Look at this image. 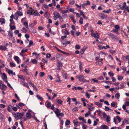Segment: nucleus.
Masks as SVG:
<instances>
[{"mask_svg":"<svg viewBox=\"0 0 129 129\" xmlns=\"http://www.w3.org/2000/svg\"><path fill=\"white\" fill-rule=\"evenodd\" d=\"M13 115L14 116L15 119L17 120L21 118L23 115V114L19 112H13Z\"/></svg>","mask_w":129,"mask_h":129,"instance_id":"f257e3e1","label":"nucleus"},{"mask_svg":"<svg viewBox=\"0 0 129 129\" xmlns=\"http://www.w3.org/2000/svg\"><path fill=\"white\" fill-rule=\"evenodd\" d=\"M18 77L19 78L21 79L22 80V81H21L20 80V83L22 85H23L24 86H25L27 84V83H24V81H25V79H24L23 76L22 75H21L20 76H18Z\"/></svg>","mask_w":129,"mask_h":129,"instance_id":"f03ea898","label":"nucleus"},{"mask_svg":"<svg viewBox=\"0 0 129 129\" xmlns=\"http://www.w3.org/2000/svg\"><path fill=\"white\" fill-rule=\"evenodd\" d=\"M76 78L78 79L79 81L80 82H81L84 78V77L82 75L76 76Z\"/></svg>","mask_w":129,"mask_h":129,"instance_id":"7ed1b4c3","label":"nucleus"},{"mask_svg":"<svg viewBox=\"0 0 129 129\" xmlns=\"http://www.w3.org/2000/svg\"><path fill=\"white\" fill-rule=\"evenodd\" d=\"M8 38L10 40L12 39L13 36V33L11 31H9L8 33Z\"/></svg>","mask_w":129,"mask_h":129,"instance_id":"20e7f679","label":"nucleus"},{"mask_svg":"<svg viewBox=\"0 0 129 129\" xmlns=\"http://www.w3.org/2000/svg\"><path fill=\"white\" fill-rule=\"evenodd\" d=\"M26 13L27 14H29L31 15H33L35 13V11L33 10H29Z\"/></svg>","mask_w":129,"mask_h":129,"instance_id":"39448f33","label":"nucleus"},{"mask_svg":"<svg viewBox=\"0 0 129 129\" xmlns=\"http://www.w3.org/2000/svg\"><path fill=\"white\" fill-rule=\"evenodd\" d=\"M61 42L62 45H65V46L66 45L69 44L70 43V41H67V40H64V41H62Z\"/></svg>","mask_w":129,"mask_h":129,"instance_id":"423d86ee","label":"nucleus"},{"mask_svg":"<svg viewBox=\"0 0 129 129\" xmlns=\"http://www.w3.org/2000/svg\"><path fill=\"white\" fill-rule=\"evenodd\" d=\"M99 16L102 19H103L104 18H106L107 17L106 15L102 13H99Z\"/></svg>","mask_w":129,"mask_h":129,"instance_id":"0eeeda50","label":"nucleus"},{"mask_svg":"<svg viewBox=\"0 0 129 129\" xmlns=\"http://www.w3.org/2000/svg\"><path fill=\"white\" fill-rule=\"evenodd\" d=\"M87 2L86 3H84L81 5V7H82L83 9H84L85 7L87 5H90V2L89 1H87Z\"/></svg>","mask_w":129,"mask_h":129,"instance_id":"6e6552de","label":"nucleus"},{"mask_svg":"<svg viewBox=\"0 0 129 129\" xmlns=\"http://www.w3.org/2000/svg\"><path fill=\"white\" fill-rule=\"evenodd\" d=\"M91 35L95 38L99 39V36L97 33L94 34V33H91Z\"/></svg>","mask_w":129,"mask_h":129,"instance_id":"1a4fd4ad","label":"nucleus"},{"mask_svg":"<svg viewBox=\"0 0 129 129\" xmlns=\"http://www.w3.org/2000/svg\"><path fill=\"white\" fill-rule=\"evenodd\" d=\"M56 110L54 112L57 116L59 117V114L60 113V111L57 108L56 109Z\"/></svg>","mask_w":129,"mask_h":129,"instance_id":"9d476101","label":"nucleus"},{"mask_svg":"<svg viewBox=\"0 0 129 129\" xmlns=\"http://www.w3.org/2000/svg\"><path fill=\"white\" fill-rule=\"evenodd\" d=\"M46 105V106L47 108H49L51 106V103L50 102H49L48 101H47L45 103V105Z\"/></svg>","mask_w":129,"mask_h":129,"instance_id":"9b49d317","label":"nucleus"},{"mask_svg":"<svg viewBox=\"0 0 129 129\" xmlns=\"http://www.w3.org/2000/svg\"><path fill=\"white\" fill-rule=\"evenodd\" d=\"M100 128L102 129H108V127L105 124H102L101 125L100 127Z\"/></svg>","mask_w":129,"mask_h":129,"instance_id":"f8f14e48","label":"nucleus"},{"mask_svg":"<svg viewBox=\"0 0 129 129\" xmlns=\"http://www.w3.org/2000/svg\"><path fill=\"white\" fill-rule=\"evenodd\" d=\"M14 60L17 62V63L18 64L19 63V58L17 56H15L14 57Z\"/></svg>","mask_w":129,"mask_h":129,"instance_id":"ddd939ff","label":"nucleus"},{"mask_svg":"<svg viewBox=\"0 0 129 129\" xmlns=\"http://www.w3.org/2000/svg\"><path fill=\"white\" fill-rule=\"evenodd\" d=\"M95 63L97 65L101 66L103 64V62L101 61H98L96 62Z\"/></svg>","mask_w":129,"mask_h":129,"instance_id":"4468645a","label":"nucleus"},{"mask_svg":"<svg viewBox=\"0 0 129 129\" xmlns=\"http://www.w3.org/2000/svg\"><path fill=\"white\" fill-rule=\"evenodd\" d=\"M26 117L28 119H30L31 118V114L30 113H27L26 114Z\"/></svg>","mask_w":129,"mask_h":129,"instance_id":"2eb2a0df","label":"nucleus"},{"mask_svg":"<svg viewBox=\"0 0 129 129\" xmlns=\"http://www.w3.org/2000/svg\"><path fill=\"white\" fill-rule=\"evenodd\" d=\"M7 86L4 84L2 85V87L1 88V89L5 90L6 89Z\"/></svg>","mask_w":129,"mask_h":129,"instance_id":"dca6fc26","label":"nucleus"},{"mask_svg":"<svg viewBox=\"0 0 129 129\" xmlns=\"http://www.w3.org/2000/svg\"><path fill=\"white\" fill-rule=\"evenodd\" d=\"M10 28L11 30H13L15 29L16 27L15 26L12 25H11V24H10Z\"/></svg>","mask_w":129,"mask_h":129,"instance_id":"f3484780","label":"nucleus"},{"mask_svg":"<svg viewBox=\"0 0 129 129\" xmlns=\"http://www.w3.org/2000/svg\"><path fill=\"white\" fill-rule=\"evenodd\" d=\"M5 19L3 18H0V22H1V24H2L4 23H5Z\"/></svg>","mask_w":129,"mask_h":129,"instance_id":"a211bd4d","label":"nucleus"},{"mask_svg":"<svg viewBox=\"0 0 129 129\" xmlns=\"http://www.w3.org/2000/svg\"><path fill=\"white\" fill-rule=\"evenodd\" d=\"M108 35L110 36H111V37L113 38H115V36L113 34H112V33L108 32Z\"/></svg>","mask_w":129,"mask_h":129,"instance_id":"6ab92c4d","label":"nucleus"},{"mask_svg":"<svg viewBox=\"0 0 129 129\" xmlns=\"http://www.w3.org/2000/svg\"><path fill=\"white\" fill-rule=\"evenodd\" d=\"M31 62L34 64H36L37 63V61L36 59H31Z\"/></svg>","mask_w":129,"mask_h":129,"instance_id":"aec40b11","label":"nucleus"},{"mask_svg":"<svg viewBox=\"0 0 129 129\" xmlns=\"http://www.w3.org/2000/svg\"><path fill=\"white\" fill-rule=\"evenodd\" d=\"M6 47L4 46H0V49L6 50L7 49Z\"/></svg>","mask_w":129,"mask_h":129,"instance_id":"412c9836","label":"nucleus"},{"mask_svg":"<svg viewBox=\"0 0 129 129\" xmlns=\"http://www.w3.org/2000/svg\"><path fill=\"white\" fill-rule=\"evenodd\" d=\"M36 97L39 100L41 101H43V98L41 97L38 95H36Z\"/></svg>","mask_w":129,"mask_h":129,"instance_id":"4be33fe9","label":"nucleus"},{"mask_svg":"<svg viewBox=\"0 0 129 129\" xmlns=\"http://www.w3.org/2000/svg\"><path fill=\"white\" fill-rule=\"evenodd\" d=\"M21 31H22L24 33H26L27 32V29L24 27L22 28L21 29Z\"/></svg>","mask_w":129,"mask_h":129,"instance_id":"5701e85b","label":"nucleus"},{"mask_svg":"<svg viewBox=\"0 0 129 129\" xmlns=\"http://www.w3.org/2000/svg\"><path fill=\"white\" fill-rule=\"evenodd\" d=\"M9 106L11 108H12L13 110L14 111H17V107H13V106L11 105H10Z\"/></svg>","mask_w":129,"mask_h":129,"instance_id":"b1692460","label":"nucleus"},{"mask_svg":"<svg viewBox=\"0 0 129 129\" xmlns=\"http://www.w3.org/2000/svg\"><path fill=\"white\" fill-rule=\"evenodd\" d=\"M16 14L19 16H22L23 15V13L22 12L19 11H18L16 13Z\"/></svg>","mask_w":129,"mask_h":129,"instance_id":"393cba45","label":"nucleus"},{"mask_svg":"<svg viewBox=\"0 0 129 129\" xmlns=\"http://www.w3.org/2000/svg\"><path fill=\"white\" fill-rule=\"evenodd\" d=\"M126 6V3L125 2L123 3L122 7L121 8V9L122 10L124 9V8H125Z\"/></svg>","mask_w":129,"mask_h":129,"instance_id":"a878e982","label":"nucleus"},{"mask_svg":"<svg viewBox=\"0 0 129 129\" xmlns=\"http://www.w3.org/2000/svg\"><path fill=\"white\" fill-rule=\"evenodd\" d=\"M70 123V121L69 120H66L65 122V125H68Z\"/></svg>","mask_w":129,"mask_h":129,"instance_id":"bb28decb","label":"nucleus"},{"mask_svg":"<svg viewBox=\"0 0 129 129\" xmlns=\"http://www.w3.org/2000/svg\"><path fill=\"white\" fill-rule=\"evenodd\" d=\"M91 114V112L90 111H88L87 113L85 114V117H87Z\"/></svg>","mask_w":129,"mask_h":129,"instance_id":"cd10ccee","label":"nucleus"},{"mask_svg":"<svg viewBox=\"0 0 129 129\" xmlns=\"http://www.w3.org/2000/svg\"><path fill=\"white\" fill-rule=\"evenodd\" d=\"M88 106V109L89 110H90V111H91L92 110H93V109H94V107H92L91 108V106H90L88 104H87Z\"/></svg>","mask_w":129,"mask_h":129,"instance_id":"c85d7f7f","label":"nucleus"},{"mask_svg":"<svg viewBox=\"0 0 129 129\" xmlns=\"http://www.w3.org/2000/svg\"><path fill=\"white\" fill-rule=\"evenodd\" d=\"M4 116L1 113H0V120L2 121L3 120Z\"/></svg>","mask_w":129,"mask_h":129,"instance_id":"c756f323","label":"nucleus"},{"mask_svg":"<svg viewBox=\"0 0 129 129\" xmlns=\"http://www.w3.org/2000/svg\"><path fill=\"white\" fill-rule=\"evenodd\" d=\"M82 128L83 129H86L87 128V126L86 125L84 124L83 123L82 124Z\"/></svg>","mask_w":129,"mask_h":129,"instance_id":"7c9ffc66","label":"nucleus"},{"mask_svg":"<svg viewBox=\"0 0 129 129\" xmlns=\"http://www.w3.org/2000/svg\"><path fill=\"white\" fill-rule=\"evenodd\" d=\"M73 123L75 125H77L78 123V122L77 119H75L73 120Z\"/></svg>","mask_w":129,"mask_h":129,"instance_id":"2f4dec72","label":"nucleus"},{"mask_svg":"<svg viewBox=\"0 0 129 129\" xmlns=\"http://www.w3.org/2000/svg\"><path fill=\"white\" fill-rule=\"evenodd\" d=\"M61 12L63 14H65V13H69V11L68 10L64 11L63 10H61Z\"/></svg>","mask_w":129,"mask_h":129,"instance_id":"473e14b6","label":"nucleus"},{"mask_svg":"<svg viewBox=\"0 0 129 129\" xmlns=\"http://www.w3.org/2000/svg\"><path fill=\"white\" fill-rule=\"evenodd\" d=\"M10 66L12 67H14L15 66V64L13 62H10Z\"/></svg>","mask_w":129,"mask_h":129,"instance_id":"72a5a7b5","label":"nucleus"},{"mask_svg":"<svg viewBox=\"0 0 129 129\" xmlns=\"http://www.w3.org/2000/svg\"><path fill=\"white\" fill-rule=\"evenodd\" d=\"M106 120L107 122H109L110 120V117L108 116H107Z\"/></svg>","mask_w":129,"mask_h":129,"instance_id":"f704fd0d","label":"nucleus"},{"mask_svg":"<svg viewBox=\"0 0 129 129\" xmlns=\"http://www.w3.org/2000/svg\"><path fill=\"white\" fill-rule=\"evenodd\" d=\"M110 48L109 46L108 45H107L106 46H103L101 48L104 49H105L107 48Z\"/></svg>","mask_w":129,"mask_h":129,"instance_id":"c9c22d12","label":"nucleus"},{"mask_svg":"<svg viewBox=\"0 0 129 129\" xmlns=\"http://www.w3.org/2000/svg\"><path fill=\"white\" fill-rule=\"evenodd\" d=\"M95 104L96 105L98 106V107H101L102 105L101 104L99 103V102H96L95 103Z\"/></svg>","mask_w":129,"mask_h":129,"instance_id":"e433bc0d","label":"nucleus"},{"mask_svg":"<svg viewBox=\"0 0 129 129\" xmlns=\"http://www.w3.org/2000/svg\"><path fill=\"white\" fill-rule=\"evenodd\" d=\"M120 95L119 93H116L115 95V97L118 99H119Z\"/></svg>","mask_w":129,"mask_h":129,"instance_id":"4c0bfd02","label":"nucleus"},{"mask_svg":"<svg viewBox=\"0 0 129 129\" xmlns=\"http://www.w3.org/2000/svg\"><path fill=\"white\" fill-rule=\"evenodd\" d=\"M124 120L125 121L126 123L129 124V118H125L124 119Z\"/></svg>","mask_w":129,"mask_h":129,"instance_id":"58836bf2","label":"nucleus"},{"mask_svg":"<svg viewBox=\"0 0 129 129\" xmlns=\"http://www.w3.org/2000/svg\"><path fill=\"white\" fill-rule=\"evenodd\" d=\"M23 24L26 28H28V23L27 22H24Z\"/></svg>","mask_w":129,"mask_h":129,"instance_id":"ea45409f","label":"nucleus"},{"mask_svg":"<svg viewBox=\"0 0 129 129\" xmlns=\"http://www.w3.org/2000/svg\"><path fill=\"white\" fill-rule=\"evenodd\" d=\"M62 17L63 18L65 19L67 17V14H64L62 13Z\"/></svg>","mask_w":129,"mask_h":129,"instance_id":"a19ab883","label":"nucleus"},{"mask_svg":"<svg viewBox=\"0 0 129 129\" xmlns=\"http://www.w3.org/2000/svg\"><path fill=\"white\" fill-rule=\"evenodd\" d=\"M111 106L112 107H115V108L116 107H115V104L114 102H113L111 103Z\"/></svg>","mask_w":129,"mask_h":129,"instance_id":"79ce46f5","label":"nucleus"},{"mask_svg":"<svg viewBox=\"0 0 129 129\" xmlns=\"http://www.w3.org/2000/svg\"><path fill=\"white\" fill-rule=\"evenodd\" d=\"M40 16V15L39 13L38 12H37L36 13L35 12V13L34 14L33 16Z\"/></svg>","mask_w":129,"mask_h":129,"instance_id":"37998d69","label":"nucleus"},{"mask_svg":"<svg viewBox=\"0 0 129 129\" xmlns=\"http://www.w3.org/2000/svg\"><path fill=\"white\" fill-rule=\"evenodd\" d=\"M105 109L106 111H109L110 110V108L109 107H107L106 106H105Z\"/></svg>","mask_w":129,"mask_h":129,"instance_id":"c03bdc74","label":"nucleus"},{"mask_svg":"<svg viewBox=\"0 0 129 129\" xmlns=\"http://www.w3.org/2000/svg\"><path fill=\"white\" fill-rule=\"evenodd\" d=\"M116 118L118 119L119 122H120L121 121V118L118 116H116Z\"/></svg>","mask_w":129,"mask_h":129,"instance_id":"a18cd8bd","label":"nucleus"},{"mask_svg":"<svg viewBox=\"0 0 129 129\" xmlns=\"http://www.w3.org/2000/svg\"><path fill=\"white\" fill-rule=\"evenodd\" d=\"M86 49L83 48L81 50L80 53L81 54H83L84 51H85Z\"/></svg>","mask_w":129,"mask_h":129,"instance_id":"49530a36","label":"nucleus"},{"mask_svg":"<svg viewBox=\"0 0 129 129\" xmlns=\"http://www.w3.org/2000/svg\"><path fill=\"white\" fill-rule=\"evenodd\" d=\"M45 73L44 72H41L39 73L40 76L41 77H42L44 75Z\"/></svg>","mask_w":129,"mask_h":129,"instance_id":"de8ad7c7","label":"nucleus"},{"mask_svg":"<svg viewBox=\"0 0 129 129\" xmlns=\"http://www.w3.org/2000/svg\"><path fill=\"white\" fill-rule=\"evenodd\" d=\"M83 18H80V20L79 21V23L80 24H83Z\"/></svg>","mask_w":129,"mask_h":129,"instance_id":"09e8293b","label":"nucleus"},{"mask_svg":"<svg viewBox=\"0 0 129 129\" xmlns=\"http://www.w3.org/2000/svg\"><path fill=\"white\" fill-rule=\"evenodd\" d=\"M111 10L110 9H109V10H107V11L104 10L103 11V12H105L107 13L108 14V13H110V11H111Z\"/></svg>","mask_w":129,"mask_h":129,"instance_id":"8fccbe9b","label":"nucleus"},{"mask_svg":"<svg viewBox=\"0 0 129 129\" xmlns=\"http://www.w3.org/2000/svg\"><path fill=\"white\" fill-rule=\"evenodd\" d=\"M64 32L66 35H68L69 34V33L67 30V29L66 28L65 29V31Z\"/></svg>","mask_w":129,"mask_h":129,"instance_id":"3c124183","label":"nucleus"},{"mask_svg":"<svg viewBox=\"0 0 129 129\" xmlns=\"http://www.w3.org/2000/svg\"><path fill=\"white\" fill-rule=\"evenodd\" d=\"M78 108L76 107H75V108L73 109L72 110V111L73 112L77 111H78Z\"/></svg>","mask_w":129,"mask_h":129,"instance_id":"603ef678","label":"nucleus"},{"mask_svg":"<svg viewBox=\"0 0 129 129\" xmlns=\"http://www.w3.org/2000/svg\"><path fill=\"white\" fill-rule=\"evenodd\" d=\"M3 76L4 78H3V80H5V79H7V76H6V74L5 73H4L3 74Z\"/></svg>","mask_w":129,"mask_h":129,"instance_id":"864d4df0","label":"nucleus"},{"mask_svg":"<svg viewBox=\"0 0 129 129\" xmlns=\"http://www.w3.org/2000/svg\"><path fill=\"white\" fill-rule=\"evenodd\" d=\"M19 105L20 107H22L25 106V105L22 103H20L19 104Z\"/></svg>","mask_w":129,"mask_h":129,"instance_id":"5fc2aeb1","label":"nucleus"},{"mask_svg":"<svg viewBox=\"0 0 129 129\" xmlns=\"http://www.w3.org/2000/svg\"><path fill=\"white\" fill-rule=\"evenodd\" d=\"M33 43V41L32 40H30L29 42V46H27V47H29Z\"/></svg>","mask_w":129,"mask_h":129,"instance_id":"6e6d98bb","label":"nucleus"},{"mask_svg":"<svg viewBox=\"0 0 129 129\" xmlns=\"http://www.w3.org/2000/svg\"><path fill=\"white\" fill-rule=\"evenodd\" d=\"M55 16H56L57 18H59L61 16L59 14L58 12H56V14Z\"/></svg>","mask_w":129,"mask_h":129,"instance_id":"4d7b16f0","label":"nucleus"},{"mask_svg":"<svg viewBox=\"0 0 129 129\" xmlns=\"http://www.w3.org/2000/svg\"><path fill=\"white\" fill-rule=\"evenodd\" d=\"M66 27V25L65 24H63L62 25L60 26V27L61 28H65Z\"/></svg>","mask_w":129,"mask_h":129,"instance_id":"13d9d810","label":"nucleus"},{"mask_svg":"<svg viewBox=\"0 0 129 129\" xmlns=\"http://www.w3.org/2000/svg\"><path fill=\"white\" fill-rule=\"evenodd\" d=\"M123 79V77L121 76H118V79L119 80L121 81Z\"/></svg>","mask_w":129,"mask_h":129,"instance_id":"bf43d9fd","label":"nucleus"},{"mask_svg":"<svg viewBox=\"0 0 129 129\" xmlns=\"http://www.w3.org/2000/svg\"><path fill=\"white\" fill-rule=\"evenodd\" d=\"M75 48L76 49H79L80 48V46L78 45H77L75 46Z\"/></svg>","mask_w":129,"mask_h":129,"instance_id":"052dcab7","label":"nucleus"},{"mask_svg":"<svg viewBox=\"0 0 129 129\" xmlns=\"http://www.w3.org/2000/svg\"><path fill=\"white\" fill-rule=\"evenodd\" d=\"M57 66L58 67H61L62 66V63L60 62H58Z\"/></svg>","mask_w":129,"mask_h":129,"instance_id":"680f3d73","label":"nucleus"},{"mask_svg":"<svg viewBox=\"0 0 129 129\" xmlns=\"http://www.w3.org/2000/svg\"><path fill=\"white\" fill-rule=\"evenodd\" d=\"M57 102L58 104H60L62 103V102L61 100H58L57 101Z\"/></svg>","mask_w":129,"mask_h":129,"instance_id":"e2e57ef3","label":"nucleus"},{"mask_svg":"<svg viewBox=\"0 0 129 129\" xmlns=\"http://www.w3.org/2000/svg\"><path fill=\"white\" fill-rule=\"evenodd\" d=\"M51 55V54L50 53H48L46 54V57L47 58H49Z\"/></svg>","mask_w":129,"mask_h":129,"instance_id":"0e129e2a","label":"nucleus"},{"mask_svg":"<svg viewBox=\"0 0 129 129\" xmlns=\"http://www.w3.org/2000/svg\"><path fill=\"white\" fill-rule=\"evenodd\" d=\"M92 80L93 81V82H96L97 83H98V80H96V79L95 78L94 79H92Z\"/></svg>","mask_w":129,"mask_h":129,"instance_id":"69168bd1","label":"nucleus"},{"mask_svg":"<svg viewBox=\"0 0 129 129\" xmlns=\"http://www.w3.org/2000/svg\"><path fill=\"white\" fill-rule=\"evenodd\" d=\"M86 96L88 99L90 98V95L87 92H86Z\"/></svg>","mask_w":129,"mask_h":129,"instance_id":"338daca9","label":"nucleus"},{"mask_svg":"<svg viewBox=\"0 0 129 129\" xmlns=\"http://www.w3.org/2000/svg\"><path fill=\"white\" fill-rule=\"evenodd\" d=\"M13 71L11 70H9L8 72V73L9 74H13Z\"/></svg>","mask_w":129,"mask_h":129,"instance_id":"774afa93","label":"nucleus"}]
</instances>
